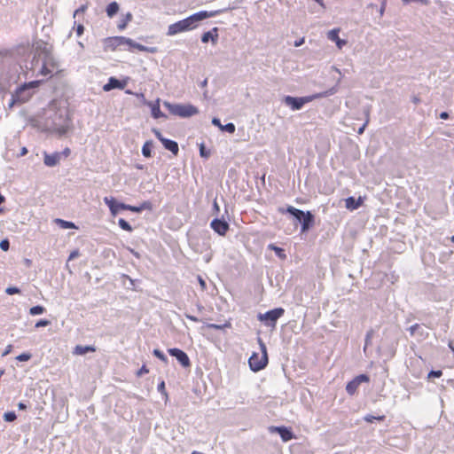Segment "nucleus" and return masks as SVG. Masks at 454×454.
Here are the masks:
<instances>
[{"label": "nucleus", "mask_w": 454, "mask_h": 454, "mask_svg": "<svg viewBox=\"0 0 454 454\" xmlns=\"http://www.w3.org/2000/svg\"><path fill=\"white\" fill-rule=\"evenodd\" d=\"M50 324H51V322L47 319H40L39 321H37L35 324V328L43 327V326L49 325Z\"/></svg>", "instance_id": "obj_38"}, {"label": "nucleus", "mask_w": 454, "mask_h": 454, "mask_svg": "<svg viewBox=\"0 0 454 454\" xmlns=\"http://www.w3.org/2000/svg\"><path fill=\"white\" fill-rule=\"evenodd\" d=\"M269 248L273 250L279 258H281V259H285L286 258V254H285L284 250L282 248H280L278 247H276V246H274L272 244L269 245Z\"/></svg>", "instance_id": "obj_32"}, {"label": "nucleus", "mask_w": 454, "mask_h": 454, "mask_svg": "<svg viewBox=\"0 0 454 454\" xmlns=\"http://www.w3.org/2000/svg\"><path fill=\"white\" fill-rule=\"evenodd\" d=\"M413 102L417 104V103H419V99L418 98H413Z\"/></svg>", "instance_id": "obj_63"}, {"label": "nucleus", "mask_w": 454, "mask_h": 454, "mask_svg": "<svg viewBox=\"0 0 454 454\" xmlns=\"http://www.w3.org/2000/svg\"><path fill=\"white\" fill-rule=\"evenodd\" d=\"M270 432H278L284 442L292 440L294 436L293 432L286 427H272Z\"/></svg>", "instance_id": "obj_15"}, {"label": "nucleus", "mask_w": 454, "mask_h": 454, "mask_svg": "<svg viewBox=\"0 0 454 454\" xmlns=\"http://www.w3.org/2000/svg\"><path fill=\"white\" fill-rule=\"evenodd\" d=\"M215 13L216 12L207 11H200L193 13L184 20H178L169 25L168 27L167 35L173 36L179 33L192 30L198 27L200 21L213 17Z\"/></svg>", "instance_id": "obj_3"}, {"label": "nucleus", "mask_w": 454, "mask_h": 454, "mask_svg": "<svg viewBox=\"0 0 454 454\" xmlns=\"http://www.w3.org/2000/svg\"><path fill=\"white\" fill-rule=\"evenodd\" d=\"M59 153H61V158L62 157L67 158L70 155L71 151L68 147H67L62 152H59Z\"/></svg>", "instance_id": "obj_42"}, {"label": "nucleus", "mask_w": 454, "mask_h": 454, "mask_svg": "<svg viewBox=\"0 0 454 454\" xmlns=\"http://www.w3.org/2000/svg\"><path fill=\"white\" fill-rule=\"evenodd\" d=\"M27 88V84L24 83L19 90H16V92L12 95V100L10 104V106L19 105L26 101V98L21 97V95L26 91Z\"/></svg>", "instance_id": "obj_17"}, {"label": "nucleus", "mask_w": 454, "mask_h": 454, "mask_svg": "<svg viewBox=\"0 0 454 454\" xmlns=\"http://www.w3.org/2000/svg\"><path fill=\"white\" fill-rule=\"evenodd\" d=\"M27 153V150L26 147H22L20 155H25Z\"/></svg>", "instance_id": "obj_57"}, {"label": "nucleus", "mask_w": 454, "mask_h": 454, "mask_svg": "<svg viewBox=\"0 0 454 454\" xmlns=\"http://www.w3.org/2000/svg\"><path fill=\"white\" fill-rule=\"evenodd\" d=\"M337 87H333L325 91L316 93L313 95L295 98L291 96H286L285 98V103L292 109V110H300L305 104L309 103L317 98H326L328 96L333 95L337 92Z\"/></svg>", "instance_id": "obj_5"}, {"label": "nucleus", "mask_w": 454, "mask_h": 454, "mask_svg": "<svg viewBox=\"0 0 454 454\" xmlns=\"http://www.w3.org/2000/svg\"><path fill=\"white\" fill-rule=\"evenodd\" d=\"M369 380L370 379L366 374H360L348 382L346 386V391L348 395H353L356 392L361 383H367Z\"/></svg>", "instance_id": "obj_10"}, {"label": "nucleus", "mask_w": 454, "mask_h": 454, "mask_svg": "<svg viewBox=\"0 0 454 454\" xmlns=\"http://www.w3.org/2000/svg\"><path fill=\"white\" fill-rule=\"evenodd\" d=\"M83 26L82 25H78L77 27H76V33H77V35L80 36L82 35V34L83 33Z\"/></svg>", "instance_id": "obj_49"}, {"label": "nucleus", "mask_w": 454, "mask_h": 454, "mask_svg": "<svg viewBox=\"0 0 454 454\" xmlns=\"http://www.w3.org/2000/svg\"><path fill=\"white\" fill-rule=\"evenodd\" d=\"M231 326V324L230 321H226L223 325H216V324H207L206 327L210 329H215V330H222L225 328H230Z\"/></svg>", "instance_id": "obj_29"}, {"label": "nucleus", "mask_w": 454, "mask_h": 454, "mask_svg": "<svg viewBox=\"0 0 454 454\" xmlns=\"http://www.w3.org/2000/svg\"><path fill=\"white\" fill-rule=\"evenodd\" d=\"M79 255V251L78 250H74L70 253L69 254V257H68V260H73L74 259L75 257H77Z\"/></svg>", "instance_id": "obj_44"}, {"label": "nucleus", "mask_w": 454, "mask_h": 454, "mask_svg": "<svg viewBox=\"0 0 454 454\" xmlns=\"http://www.w3.org/2000/svg\"><path fill=\"white\" fill-rule=\"evenodd\" d=\"M55 223L62 229H77V226L73 222L57 218Z\"/></svg>", "instance_id": "obj_24"}, {"label": "nucleus", "mask_w": 454, "mask_h": 454, "mask_svg": "<svg viewBox=\"0 0 454 454\" xmlns=\"http://www.w3.org/2000/svg\"><path fill=\"white\" fill-rule=\"evenodd\" d=\"M118 224H119V226H120L122 230H124V231H129V232L132 231V227H131V225H130V224H129L126 220H124L123 218H120V219L118 220Z\"/></svg>", "instance_id": "obj_31"}, {"label": "nucleus", "mask_w": 454, "mask_h": 454, "mask_svg": "<svg viewBox=\"0 0 454 454\" xmlns=\"http://www.w3.org/2000/svg\"><path fill=\"white\" fill-rule=\"evenodd\" d=\"M371 337L369 334L366 336V345L370 342Z\"/></svg>", "instance_id": "obj_61"}, {"label": "nucleus", "mask_w": 454, "mask_h": 454, "mask_svg": "<svg viewBox=\"0 0 454 454\" xmlns=\"http://www.w3.org/2000/svg\"><path fill=\"white\" fill-rule=\"evenodd\" d=\"M136 95H137V97L139 98V99H142L145 103H146L145 102V95L143 93H137Z\"/></svg>", "instance_id": "obj_55"}, {"label": "nucleus", "mask_w": 454, "mask_h": 454, "mask_svg": "<svg viewBox=\"0 0 454 454\" xmlns=\"http://www.w3.org/2000/svg\"><path fill=\"white\" fill-rule=\"evenodd\" d=\"M284 312L285 310L282 308H277L269 310L264 314H259L258 319L267 325L274 326L277 320L283 316Z\"/></svg>", "instance_id": "obj_9"}, {"label": "nucleus", "mask_w": 454, "mask_h": 454, "mask_svg": "<svg viewBox=\"0 0 454 454\" xmlns=\"http://www.w3.org/2000/svg\"><path fill=\"white\" fill-rule=\"evenodd\" d=\"M105 48L106 50L114 51L119 47L123 46L125 50L132 51V49H137L140 51H146L150 53H156V47H147L134 42L132 39L125 37V36H113L105 39L104 41Z\"/></svg>", "instance_id": "obj_4"}, {"label": "nucleus", "mask_w": 454, "mask_h": 454, "mask_svg": "<svg viewBox=\"0 0 454 454\" xmlns=\"http://www.w3.org/2000/svg\"><path fill=\"white\" fill-rule=\"evenodd\" d=\"M168 352L169 353L170 356H174L176 358V360L181 364V365L183 367H189L190 364H191V362H190V359H189V356H187V354L177 348H169L168 350Z\"/></svg>", "instance_id": "obj_11"}, {"label": "nucleus", "mask_w": 454, "mask_h": 454, "mask_svg": "<svg viewBox=\"0 0 454 454\" xmlns=\"http://www.w3.org/2000/svg\"><path fill=\"white\" fill-rule=\"evenodd\" d=\"M200 154L201 157L207 158L209 156V153L206 152L203 145L200 146Z\"/></svg>", "instance_id": "obj_43"}, {"label": "nucleus", "mask_w": 454, "mask_h": 454, "mask_svg": "<svg viewBox=\"0 0 454 454\" xmlns=\"http://www.w3.org/2000/svg\"><path fill=\"white\" fill-rule=\"evenodd\" d=\"M158 390L164 393L166 395H167V393L165 391V383L164 381H161L159 385H158Z\"/></svg>", "instance_id": "obj_46"}, {"label": "nucleus", "mask_w": 454, "mask_h": 454, "mask_svg": "<svg viewBox=\"0 0 454 454\" xmlns=\"http://www.w3.org/2000/svg\"><path fill=\"white\" fill-rule=\"evenodd\" d=\"M384 419V416H378V417H375V416H372V415H366L364 417V420L366 422H373L374 420H383Z\"/></svg>", "instance_id": "obj_37"}, {"label": "nucleus", "mask_w": 454, "mask_h": 454, "mask_svg": "<svg viewBox=\"0 0 454 454\" xmlns=\"http://www.w3.org/2000/svg\"><path fill=\"white\" fill-rule=\"evenodd\" d=\"M364 114H365V121L364 122V124L362 125V127H360L358 129V134H363L366 126L368 125L369 121H370V109L369 108H366L364 110Z\"/></svg>", "instance_id": "obj_30"}, {"label": "nucleus", "mask_w": 454, "mask_h": 454, "mask_svg": "<svg viewBox=\"0 0 454 454\" xmlns=\"http://www.w3.org/2000/svg\"><path fill=\"white\" fill-rule=\"evenodd\" d=\"M317 4H319L321 6H324V1L323 0H315Z\"/></svg>", "instance_id": "obj_60"}, {"label": "nucleus", "mask_w": 454, "mask_h": 454, "mask_svg": "<svg viewBox=\"0 0 454 454\" xmlns=\"http://www.w3.org/2000/svg\"><path fill=\"white\" fill-rule=\"evenodd\" d=\"M257 341L261 349V354L254 352L248 359V364L253 372H259L268 364L267 348L262 338L258 337Z\"/></svg>", "instance_id": "obj_7"}, {"label": "nucleus", "mask_w": 454, "mask_h": 454, "mask_svg": "<svg viewBox=\"0 0 454 454\" xmlns=\"http://www.w3.org/2000/svg\"><path fill=\"white\" fill-rule=\"evenodd\" d=\"M129 252H130L133 255H135L137 258H139V257H140L139 254H138L137 251H135L134 249H132V248H129Z\"/></svg>", "instance_id": "obj_54"}, {"label": "nucleus", "mask_w": 454, "mask_h": 454, "mask_svg": "<svg viewBox=\"0 0 454 454\" xmlns=\"http://www.w3.org/2000/svg\"><path fill=\"white\" fill-rule=\"evenodd\" d=\"M104 202L108 206L113 216H115L120 212V210H129L131 212L139 213L145 209H152V203L147 200L142 202L139 206H131L118 202L114 197H105Z\"/></svg>", "instance_id": "obj_6"}, {"label": "nucleus", "mask_w": 454, "mask_h": 454, "mask_svg": "<svg viewBox=\"0 0 454 454\" xmlns=\"http://www.w3.org/2000/svg\"><path fill=\"white\" fill-rule=\"evenodd\" d=\"M132 19V14L130 12H128L119 22L118 24V28L120 30H123L128 23Z\"/></svg>", "instance_id": "obj_28"}, {"label": "nucleus", "mask_w": 454, "mask_h": 454, "mask_svg": "<svg viewBox=\"0 0 454 454\" xmlns=\"http://www.w3.org/2000/svg\"><path fill=\"white\" fill-rule=\"evenodd\" d=\"M148 372V369L146 368L145 365H143L139 371L137 372V375L140 376L142 375L143 373H147Z\"/></svg>", "instance_id": "obj_48"}, {"label": "nucleus", "mask_w": 454, "mask_h": 454, "mask_svg": "<svg viewBox=\"0 0 454 454\" xmlns=\"http://www.w3.org/2000/svg\"><path fill=\"white\" fill-rule=\"evenodd\" d=\"M152 148L153 142L146 141L142 147V154L146 158H150L152 156Z\"/></svg>", "instance_id": "obj_25"}, {"label": "nucleus", "mask_w": 454, "mask_h": 454, "mask_svg": "<svg viewBox=\"0 0 454 454\" xmlns=\"http://www.w3.org/2000/svg\"><path fill=\"white\" fill-rule=\"evenodd\" d=\"M212 123L221 129L222 124H221V121H220V120L218 118H213Z\"/></svg>", "instance_id": "obj_47"}, {"label": "nucleus", "mask_w": 454, "mask_h": 454, "mask_svg": "<svg viewBox=\"0 0 454 454\" xmlns=\"http://www.w3.org/2000/svg\"><path fill=\"white\" fill-rule=\"evenodd\" d=\"M17 359L20 360V361H27L28 360V354L27 353L21 354L19 356H17Z\"/></svg>", "instance_id": "obj_45"}, {"label": "nucleus", "mask_w": 454, "mask_h": 454, "mask_svg": "<svg viewBox=\"0 0 454 454\" xmlns=\"http://www.w3.org/2000/svg\"><path fill=\"white\" fill-rule=\"evenodd\" d=\"M125 85V82H121L114 77H110L107 83L103 86V90L105 91H110L113 89H123Z\"/></svg>", "instance_id": "obj_16"}, {"label": "nucleus", "mask_w": 454, "mask_h": 454, "mask_svg": "<svg viewBox=\"0 0 454 454\" xmlns=\"http://www.w3.org/2000/svg\"><path fill=\"white\" fill-rule=\"evenodd\" d=\"M161 143L165 149L170 151L175 155L178 153L179 148L176 141L165 138L161 139Z\"/></svg>", "instance_id": "obj_22"}, {"label": "nucleus", "mask_w": 454, "mask_h": 454, "mask_svg": "<svg viewBox=\"0 0 454 454\" xmlns=\"http://www.w3.org/2000/svg\"><path fill=\"white\" fill-rule=\"evenodd\" d=\"M221 130L232 134L235 132V125L232 122L222 125Z\"/></svg>", "instance_id": "obj_34"}, {"label": "nucleus", "mask_w": 454, "mask_h": 454, "mask_svg": "<svg viewBox=\"0 0 454 454\" xmlns=\"http://www.w3.org/2000/svg\"><path fill=\"white\" fill-rule=\"evenodd\" d=\"M61 160V153L55 152L52 153H43V163L47 167H54L59 163Z\"/></svg>", "instance_id": "obj_14"}, {"label": "nucleus", "mask_w": 454, "mask_h": 454, "mask_svg": "<svg viewBox=\"0 0 454 454\" xmlns=\"http://www.w3.org/2000/svg\"><path fill=\"white\" fill-rule=\"evenodd\" d=\"M214 208L218 212L219 211V206L216 201L214 202Z\"/></svg>", "instance_id": "obj_58"}, {"label": "nucleus", "mask_w": 454, "mask_h": 454, "mask_svg": "<svg viewBox=\"0 0 454 454\" xmlns=\"http://www.w3.org/2000/svg\"><path fill=\"white\" fill-rule=\"evenodd\" d=\"M192 454H202V453H200V452H199V451L194 450V451H192Z\"/></svg>", "instance_id": "obj_64"}, {"label": "nucleus", "mask_w": 454, "mask_h": 454, "mask_svg": "<svg viewBox=\"0 0 454 454\" xmlns=\"http://www.w3.org/2000/svg\"><path fill=\"white\" fill-rule=\"evenodd\" d=\"M6 292L9 294H13L18 293L19 290L17 288H15V287H9V288H7Z\"/></svg>", "instance_id": "obj_50"}, {"label": "nucleus", "mask_w": 454, "mask_h": 454, "mask_svg": "<svg viewBox=\"0 0 454 454\" xmlns=\"http://www.w3.org/2000/svg\"><path fill=\"white\" fill-rule=\"evenodd\" d=\"M146 104L151 107V113L154 119H159L165 116L160 108V99H157L154 103L148 102Z\"/></svg>", "instance_id": "obj_21"}, {"label": "nucleus", "mask_w": 454, "mask_h": 454, "mask_svg": "<svg viewBox=\"0 0 454 454\" xmlns=\"http://www.w3.org/2000/svg\"><path fill=\"white\" fill-rule=\"evenodd\" d=\"M186 317L191 320V321H193V322H198L199 319L198 317H194V316H192V315H186Z\"/></svg>", "instance_id": "obj_52"}, {"label": "nucleus", "mask_w": 454, "mask_h": 454, "mask_svg": "<svg viewBox=\"0 0 454 454\" xmlns=\"http://www.w3.org/2000/svg\"><path fill=\"white\" fill-rule=\"evenodd\" d=\"M19 406H20V409H25L26 408V405L23 404V403H20Z\"/></svg>", "instance_id": "obj_62"}, {"label": "nucleus", "mask_w": 454, "mask_h": 454, "mask_svg": "<svg viewBox=\"0 0 454 454\" xmlns=\"http://www.w3.org/2000/svg\"><path fill=\"white\" fill-rule=\"evenodd\" d=\"M218 39V28L213 27L211 30L204 33L201 36V42L206 43L209 40L213 43V44H215Z\"/></svg>", "instance_id": "obj_18"}, {"label": "nucleus", "mask_w": 454, "mask_h": 454, "mask_svg": "<svg viewBox=\"0 0 454 454\" xmlns=\"http://www.w3.org/2000/svg\"><path fill=\"white\" fill-rule=\"evenodd\" d=\"M0 247L4 251H7L9 249V241L7 239H4L0 242Z\"/></svg>", "instance_id": "obj_40"}, {"label": "nucleus", "mask_w": 454, "mask_h": 454, "mask_svg": "<svg viewBox=\"0 0 454 454\" xmlns=\"http://www.w3.org/2000/svg\"><path fill=\"white\" fill-rule=\"evenodd\" d=\"M40 65L38 74L43 76L40 81L30 82V89L35 87L40 82L51 77L58 70V64L52 55V47L45 44L43 49L38 53L33 61V70H36V67Z\"/></svg>", "instance_id": "obj_2"}, {"label": "nucleus", "mask_w": 454, "mask_h": 454, "mask_svg": "<svg viewBox=\"0 0 454 454\" xmlns=\"http://www.w3.org/2000/svg\"><path fill=\"white\" fill-rule=\"evenodd\" d=\"M301 222V231L304 232L313 225L314 216L309 211H307L306 213H304V215L302 216Z\"/></svg>", "instance_id": "obj_19"}, {"label": "nucleus", "mask_w": 454, "mask_h": 454, "mask_svg": "<svg viewBox=\"0 0 454 454\" xmlns=\"http://www.w3.org/2000/svg\"><path fill=\"white\" fill-rule=\"evenodd\" d=\"M303 42H304V39H301L300 41L295 42V43H294V45H295L296 47H297V46H300V45H301V44L303 43Z\"/></svg>", "instance_id": "obj_56"}, {"label": "nucleus", "mask_w": 454, "mask_h": 454, "mask_svg": "<svg viewBox=\"0 0 454 454\" xmlns=\"http://www.w3.org/2000/svg\"><path fill=\"white\" fill-rule=\"evenodd\" d=\"M4 418L5 421L12 422L16 419V414L13 411L4 413Z\"/></svg>", "instance_id": "obj_36"}, {"label": "nucleus", "mask_w": 454, "mask_h": 454, "mask_svg": "<svg viewBox=\"0 0 454 454\" xmlns=\"http://www.w3.org/2000/svg\"><path fill=\"white\" fill-rule=\"evenodd\" d=\"M286 212L290 213L292 215H294L299 221H301L302 216L304 215L303 211L297 209L292 206H290L286 208Z\"/></svg>", "instance_id": "obj_26"}, {"label": "nucleus", "mask_w": 454, "mask_h": 454, "mask_svg": "<svg viewBox=\"0 0 454 454\" xmlns=\"http://www.w3.org/2000/svg\"><path fill=\"white\" fill-rule=\"evenodd\" d=\"M198 281H199V284H200V286L201 287V290L202 291L206 290V288H207L206 282H205V280L200 276H198Z\"/></svg>", "instance_id": "obj_41"}, {"label": "nucleus", "mask_w": 454, "mask_h": 454, "mask_svg": "<svg viewBox=\"0 0 454 454\" xmlns=\"http://www.w3.org/2000/svg\"><path fill=\"white\" fill-rule=\"evenodd\" d=\"M440 118H441V119H443V120L448 119V118H449V114H448V113H447V112H442V113H441V114H440Z\"/></svg>", "instance_id": "obj_53"}, {"label": "nucleus", "mask_w": 454, "mask_h": 454, "mask_svg": "<svg viewBox=\"0 0 454 454\" xmlns=\"http://www.w3.org/2000/svg\"><path fill=\"white\" fill-rule=\"evenodd\" d=\"M153 355L164 363L168 362L167 356L159 349L153 350Z\"/></svg>", "instance_id": "obj_35"}, {"label": "nucleus", "mask_w": 454, "mask_h": 454, "mask_svg": "<svg viewBox=\"0 0 454 454\" xmlns=\"http://www.w3.org/2000/svg\"><path fill=\"white\" fill-rule=\"evenodd\" d=\"M46 118L43 121L30 120V125L36 126L43 130L58 134L59 136L66 134L70 129V118L67 107H63L59 113L52 114V109L45 111Z\"/></svg>", "instance_id": "obj_1"}, {"label": "nucleus", "mask_w": 454, "mask_h": 454, "mask_svg": "<svg viewBox=\"0 0 454 454\" xmlns=\"http://www.w3.org/2000/svg\"><path fill=\"white\" fill-rule=\"evenodd\" d=\"M340 32V28L335 27V28L329 30L326 33V36H327L328 40L335 43V44L339 50H341L348 43V41L346 39L340 38V36H339Z\"/></svg>", "instance_id": "obj_12"}, {"label": "nucleus", "mask_w": 454, "mask_h": 454, "mask_svg": "<svg viewBox=\"0 0 454 454\" xmlns=\"http://www.w3.org/2000/svg\"><path fill=\"white\" fill-rule=\"evenodd\" d=\"M363 203V199L359 197L356 200L354 197H348L345 200V206L349 210H355L358 208Z\"/></svg>", "instance_id": "obj_20"}, {"label": "nucleus", "mask_w": 454, "mask_h": 454, "mask_svg": "<svg viewBox=\"0 0 454 454\" xmlns=\"http://www.w3.org/2000/svg\"><path fill=\"white\" fill-rule=\"evenodd\" d=\"M96 348L94 346H82L77 345L74 347L73 354L76 356H83L88 352H95Z\"/></svg>", "instance_id": "obj_23"}, {"label": "nucleus", "mask_w": 454, "mask_h": 454, "mask_svg": "<svg viewBox=\"0 0 454 454\" xmlns=\"http://www.w3.org/2000/svg\"><path fill=\"white\" fill-rule=\"evenodd\" d=\"M210 226L215 232L221 236H224L229 230L228 223L218 218L214 219L211 222Z\"/></svg>", "instance_id": "obj_13"}, {"label": "nucleus", "mask_w": 454, "mask_h": 454, "mask_svg": "<svg viewBox=\"0 0 454 454\" xmlns=\"http://www.w3.org/2000/svg\"><path fill=\"white\" fill-rule=\"evenodd\" d=\"M45 309L43 306L37 305L30 308V315H41L44 312Z\"/></svg>", "instance_id": "obj_33"}, {"label": "nucleus", "mask_w": 454, "mask_h": 454, "mask_svg": "<svg viewBox=\"0 0 454 454\" xmlns=\"http://www.w3.org/2000/svg\"><path fill=\"white\" fill-rule=\"evenodd\" d=\"M154 132V135L156 136V137L161 142V139H165V137H162L161 133L157 130V129H154L153 130Z\"/></svg>", "instance_id": "obj_51"}, {"label": "nucleus", "mask_w": 454, "mask_h": 454, "mask_svg": "<svg viewBox=\"0 0 454 454\" xmlns=\"http://www.w3.org/2000/svg\"><path fill=\"white\" fill-rule=\"evenodd\" d=\"M163 106L168 109V111L171 114L182 118L191 117L199 113L198 108L191 104H172L170 102L164 101Z\"/></svg>", "instance_id": "obj_8"}, {"label": "nucleus", "mask_w": 454, "mask_h": 454, "mask_svg": "<svg viewBox=\"0 0 454 454\" xmlns=\"http://www.w3.org/2000/svg\"><path fill=\"white\" fill-rule=\"evenodd\" d=\"M5 201V198L0 193V205Z\"/></svg>", "instance_id": "obj_59"}, {"label": "nucleus", "mask_w": 454, "mask_h": 454, "mask_svg": "<svg viewBox=\"0 0 454 454\" xmlns=\"http://www.w3.org/2000/svg\"><path fill=\"white\" fill-rule=\"evenodd\" d=\"M442 375V372L440 370H438V371H431L428 373L427 378L428 379H430V378H440Z\"/></svg>", "instance_id": "obj_39"}, {"label": "nucleus", "mask_w": 454, "mask_h": 454, "mask_svg": "<svg viewBox=\"0 0 454 454\" xmlns=\"http://www.w3.org/2000/svg\"><path fill=\"white\" fill-rule=\"evenodd\" d=\"M119 11V4L116 2L110 3L106 7V13L109 17H113Z\"/></svg>", "instance_id": "obj_27"}]
</instances>
